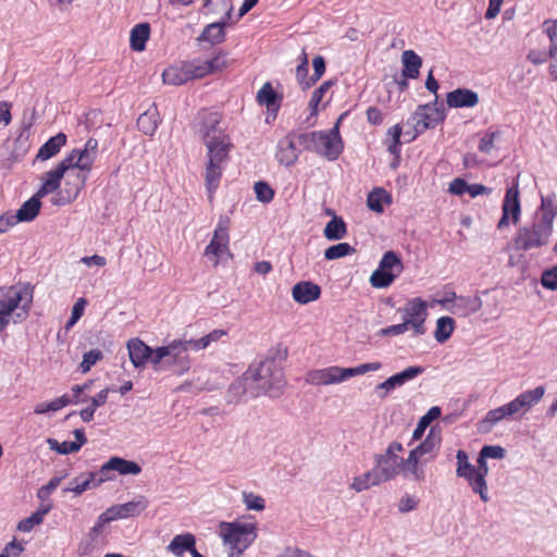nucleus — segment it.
I'll use <instances>...</instances> for the list:
<instances>
[{"mask_svg": "<svg viewBox=\"0 0 557 557\" xmlns=\"http://www.w3.org/2000/svg\"><path fill=\"white\" fill-rule=\"evenodd\" d=\"M556 216V195H542L541 205L534 212L532 222L518 228L513 237L515 248L517 250L529 251L546 246L553 234Z\"/></svg>", "mask_w": 557, "mask_h": 557, "instance_id": "1", "label": "nucleus"}, {"mask_svg": "<svg viewBox=\"0 0 557 557\" xmlns=\"http://www.w3.org/2000/svg\"><path fill=\"white\" fill-rule=\"evenodd\" d=\"M544 394V386H537L519 394L515 399L498 408L488 410L485 417L479 422L480 432H491L493 428L503 420L521 418L540 403Z\"/></svg>", "mask_w": 557, "mask_h": 557, "instance_id": "2", "label": "nucleus"}, {"mask_svg": "<svg viewBox=\"0 0 557 557\" xmlns=\"http://www.w3.org/2000/svg\"><path fill=\"white\" fill-rule=\"evenodd\" d=\"M245 380H249L251 384L250 397H258L260 394L277 397L285 385L283 371L273 359L250 366L245 372Z\"/></svg>", "mask_w": 557, "mask_h": 557, "instance_id": "3", "label": "nucleus"}, {"mask_svg": "<svg viewBox=\"0 0 557 557\" xmlns=\"http://www.w3.org/2000/svg\"><path fill=\"white\" fill-rule=\"evenodd\" d=\"M33 302V292L27 286H11L0 296V332L4 331L11 320L24 321Z\"/></svg>", "mask_w": 557, "mask_h": 557, "instance_id": "4", "label": "nucleus"}, {"mask_svg": "<svg viewBox=\"0 0 557 557\" xmlns=\"http://www.w3.org/2000/svg\"><path fill=\"white\" fill-rule=\"evenodd\" d=\"M298 140L305 149L315 152L329 161L337 160L344 149L339 135V122L327 132L302 133L298 135Z\"/></svg>", "mask_w": 557, "mask_h": 557, "instance_id": "5", "label": "nucleus"}, {"mask_svg": "<svg viewBox=\"0 0 557 557\" xmlns=\"http://www.w3.org/2000/svg\"><path fill=\"white\" fill-rule=\"evenodd\" d=\"M98 140L89 138L83 149H78L77 161L79 162V173L76 174L75 182L70 188L60 191L52 197L51 202L54 206H64L74 201L87 181V174L90 172L92 164L97 158Z\"/></svg>", "mask_w": 557, "mask_h": 557, "instance_id": "6", "label": "nucleus"}, {"mask_svg": "<svg viewBox=\"0 0 557 557\" xmlns=\"http://www.w3.org/2000/svg\"><path fill=\"white\" fill-rule=\"evenodd\" d=\"M468 456L469 455H457V475L465 478L472 487V491L478 493L481 499L486 503L488 496L485 476L488 472V468L485 460L486 458H503L504 455H479L476 466L469 462Z\"/></svg>", "mask_w": 557, "mask_h": 557, "instance_id": "7", "label": "nucleus"}, {"mask_svg": "<svg viewBox=\"0 0 557 557\" xmlns=\"http://www.w3.org/2000/svg\"><path fill=\"white\" fill-rule=\"evenodd\" d=\"M207 147L206 185L209 193L216 189L222 176L223 163L228 159L231 141L228 136L205 143Z\"/></svg>", "mask_w": 557, "mask_h": 557, "instance_id": "8", "label": "nucleus"}, {"mask_svg": "<svg viewBox=\"0 0 557 557\" xmlns=\"http://www.w3.org/2000/svg\"><path fill=\"white\" fill-rule=\"evenodd\" d=\"M220 535L230 547V557H239L256 539V527L252 523L221 522Z\"/></svg>", "mask_w": 557, "mask_h": 557, "instance_id": "9", "label": "nucleus"}, {"mask_svg": "<svg viewBox=\"0 0 557 557\" xmlns=\"http://www.w3.org/2000/svg\"><path fill=\"white\" fill-rule=\"evenodd\" d=\"M417 465V455H408L406 460L400 455H380L374 468L381 479L386 482L399 473L416 474Z\"/></svg>", "mask_w": 557, "mask_h": 557, "instance_id": "10", "label": "nucleus"}, {"mask_svg": "<svg viewBox=\"0 0 557 557\" xmlns=\"http://www.w3.org/2000/svg\"><path fill=\"white\" fill-rule=\"evenodd\" d=\"M444 120V110L437 107V101H434V103L419 106L409 120L414 129V133L411 135V139H414L418 135L424 133L429 128L436 127V125Z\"/></svg>", "mask_w": 557, "mask_h": 557, "instance_id": "11", "label": "nucleus"}, {"mask_svg": "<svg viewBox=\"0 0 557 557\" xmlns=\"http://www.w3.org/2000/svg\"><path fill=\"white\" fill-rule=\"evenodd\" d=\"M221 121L222 114L218 111L203 110L198 114L195 129L203 144L227 136Z\"/></svg>", "mask_w": 557, "mask_h": 557, "instance_id": "12", "label": "nucleus"}, {"mask_svg": "<svg viewBox=\"0 0 557 557\" xmlns=\"http://www.w3.org/2000/svg\"><path fill=\"white\" fill-rule=\"evenodd\" d=\"M399 311L403 312V321L412 329L414 336H421L426 332L424 324L428 317V304L425 300L419 297L411 298Z\"/></svg>", "mask_w": 557, "mask_h": 557, "instance_id": "13", "label": "nucleus"}, {"mask_svg": "<svg viewBox=\"0 0 557 557\" xmlns=\"http://www.w3.org/2000/svg\"><path fill=\"white\" fill-rule=\"evenodd\" d=\"M521 215V205L519 199V187L516 182L511 187L507 188L503 206L502 218L498 221L497 227L499 230L507 227L510 222L517 224Z\"/></svg>", "mask_w": 557, "mask_h": 557, "instance_id": "14", "label": "nucleus"}, {"mask_svg": "<svg viewBox=\"0 0 557 557\" xmlns=\"http://www.w3.org/2000/svg\"><path fill=\"white\" fill-rule=\"evenodd\" d=\"M194 339L182 341L174 339L170 344L163 346L166 354V362L178 368V373H184L190 368V360L187 352L194 350Z\"/></svg>", "mask_w": 557, "mask_h": 557, "instance_id": "15", "label": "nucleus"}, {"mask_svg": "<svg viewBox=\"0 0 557 557\" xmlns=\"http://www.w3.org/2000/svg\"><path fill=\"white\" fill-rule=\"evenodd\" d=\"M423 372L424 368L420 366L408 367L405 370L389 376L384 382L377 384L374 388V393L377 398L385 399L391 392L403 386L407 382L414 380Z\"/></svg>", "mask_w": 557, "mask_h": 557, "instance_id": "16", "label": "nucleus"}, {"mask_svg": "<svg viewBox=\"0 0 557 557\" xmlns=\"http://www.w3.org/2000/svg\"><path fill=\"white\" fill-rule=\"evenodd\" d=\"M300 147L302 145L299 144L298 136L288 135L282 138L277 144V161L285 166H292L298 160Z\"/></svg>", "mask_w": 557, "mask_h": 557, "instance_id": "17", "label": "nucleus"}, {"mask_svg": "<svg viewBox=\"0 0 557 557\" xmlns=\"http://www.w3.org/2000/svg\"><path fill=\"white\" fill-rule=\"evenodd\" d=\"M74 441H63L59 443L54 438H46L38 448L44 450H52L54 453H76L86 443V436L83 430L76 429L73 432Z\"/></svg>", "mask_w": 557, "mask_h": 557, "instance_id": "18", "label": "nucleus"}, {"mask_svg": "<svg viewBox=\"0 0 557 557\" xmlns=\"http://www.w3.org/2000/svg\"><path fill=\"white\" fill-rule=\"evenodd\" d=\"M449 108H473L479 103V95L468 88H457L446 95Z\"/></svg>", "mask_w": 557, "mask_h": 557, "instance_id": "19", "label": "nucleus"}, {"mask_svg": "<svg viewBox=\"0 0 557 557\" xmlns=\"http://www.w3.org/2000/svg\"><path fill=\"white\" fill-rule=\"evenodd\" d=\"M482 305V299L478 296H459L449 308V312L459 318H467L478 312Z\"/></svg>", "mask_w": 557, "mask_h": 557, "instance_id": "20", "label": "nucleus"}, {"mask_svg": "<svg viewBox=\"0 0 557 557\" xmlns=\"http://www.w3.org/2000/svg\"><path fill=\"white\" fill-rule=\"evenodd\" d=\"M320 287L310 281L299 282L295 284L292 289L294 300L301 305L317 300L320 297Z\"/></svg>", "mask_w": 557, "mask_h": 557, "instance_id": "21", "label": "nucleus"}, {"mask_svg": "<svg viewBox=\"0 0 557 557\" xmlns=\"http://www.w3.org/2000/svg\"><path fill=\"white\" fill-rule=\"evenodd\" d=\"M41 198H44V196H37L36 191L28 200H26L21 206V208L15 213H13V218L16 224L20 222H32L33 220L36 219V216L40 212Z\"/></svg>", "mask_w": 557, "mask_h": 557, "instance_id": "22", "label": "nucleus"}, {"mask_svg": "<svg viewBox=\"0 0 557 557\" xmlns=\"http://www.w3.org/2000/svg\"><path fill=\"white\" fill-rule=\"evenodd\" d=\"M127 349L131 362L137 369L144 368L148 363V357L151 347L146 345L139 338H132L127 343Z\"/></svg>", "mask_w": 557, "mask_h": 557, "instance_id": "23", "label": "nucleus"}, {"mask_svg": "<svg viewBox=\"0 0 557 557\" xmlns=\"http://www.w3.org/2000/svg\"><path fill=\"white\" fill-rule=\"evenodd\" d=\"M64 175L63 168L60 169L59 165L45 172L41 176L42 184L37 190V196L46 197L49 194L55 193L60 188L61 180Z\"/></svg>", "mask_w": 557, "mask_h": 557, "instance_id": "24", "label": "nucleus"}, {"mask_svg": "<svg viewBox=\"0 0 557 557\" xmlns=\"http://www.w3.org/2000/svg\"><path fill=\"white\" fill-rule=\"evenodd\" d=\"M111 470H115L120 474H138L140 472V467L134 461H128L119 457H113L101 468L100 472L102 476L106 478V480L110 479L108 473Z\"/></svg>", "mask_w": 557, "mask_h": 557, "instance_id": "25", "label": "nucleus"}, {"mask_svg": "<svg viewBox=\"0 0 557 557\" xmlns=\"http://www.w3.org/2000/svg\"><path fill=\"white\" fill-rule=\"evenodd\" d=\"M66 144V135L58 133L49 138L38 150L36 159L46 161L54 157L60 149Z\"/></svg>", "mask_w": 557, "mask_h": 557, "instance_id": "26", "label": "nucleus"}, {"mask_svg": "<svg viewBox=\"0 0 557 557\" xmlns=\"http://www.w3.org/2000/svg\"><path fill=\"white\" fill-rule=\"evenodd\" d=\"M403 71L405 78L414 79L420 74L422 59L413 50H405L401 54Z\"/></svg>", "mask_w": 557, "mask_h": 557, "instance_id": "27", "label": "nucleus"}, {"mask_svg": "<svg viewBox=\"0 0 557 557\" xmlns=\"http://www.w3.org/2000/svg\"><path fill=\"white\" fill-rule=\"evenodd\" d=\"M336 366L311 370L307 373L306 382L312 385L337 384Z\"/></svg>", "mask_w": 557, "mask_h": 557, "instance_id": "28", "label": "nucleus"}, {"mask_svg": "<svg viewBox=\"0 0 557 557\" xmlns=\"http://www.w3.org/2000/svg\"><path fill=\"white\" fill-rule=\"evenodd\" d=\"M377 269L398 277L404 271V264L395 251L388 250L382 256Z\"/></svg>", "mask_w": 557, "mask_h": 557, "instance_id": "29", "label": "nucleus"}, {"mask_svg": "<svg viewBox=\"0 0 557 557\" xmlns=\"http://www.w3.org/2000/svg\"><path fill=\"white\" fill-rule=\"evenodd\" d=\"M162 78L165 84L174 86L191 81L187 63H184L182 66H170L165 69L162 73Z\"/></svg>", "mask_w": 557, "mask_h": 557, "instance_id": "30", "label": "nucleus"}, {"mask_svg": "<svg viewBox=\"0 0 557 557\" xmlns=\"http://www.w3.org/2000/svg\"><path fill=\"white\" fill-rule=\"evenodd\" d=\"M196 546V539L191 533L178 534L173 537L171 543L168 545V550L176 556H182L184 552L189 553Z\"/></svg>", "mask_w": 557, "mask_h": 557, "instance_id": "31", "label": "nucleus"}, {"mask_svg": "<svg viewBox=\"0 0 557 557\" xmlns=\"http://www.w3.org/2000/svg\"><path fill=\"white\" fill-rule=\"evenodd\" d=\"M150 36V25L148 23H139L131 30L129 41L134 51H143Z\"/></svg>", "mask_w": 557, "mask_h": 557, "instance_id": "32", "label": "nucleus"}, {"mask_svg": "<svg viewBox=\"0 0 557 557\" xmlns=\"http://www.w3.org/2000/svg\"><path fill=\"white\" fill-rule=\"evenodd\" d=\"M228 234H223L221 231H214L213 237L210 244L206 247L205 255L208 257H221L227 249L228 245ZM214 263H218V259H215Z\"/></svg>", "mask_w": 557, "mask_h": 557, "instance_id": "33", "label": "nucleus"}, {"mask_svg": "<svg viewBox=\"0 0 557 557\" xmlns=\"http://www.w3.org/2000/svg\"><path fill=\"white\" fill-rule=\"evenodd\" d=\"M392 196L384 188L376 187L368 194L367 206L370 210L382 213L384 211V203L389 205Z\"/></svg>", "mask_w": 557, "mask_h": 557, "instance_id": "34", "label": "nucleus"}, {"mask_svg": "<svg viewBox=\"0 0 557 557\" xmlns=\"http://www.w3.org/2000/svg\"><path fill=\"white\" fill-rule=\"evenodd\" d=\"M97 475L98 474L96 473H89L87 476L75 478L70 483L69 490L74 492L76 495H79L89 488L96 487L106 480V478H103L101 473L98 479Z\"/></svg>", "mask_w": 557, "mask_h": 557, "instance_id": "35", "label": "nucleus"}, {"mask_svg": "<svg viewBox=\"0 0 557 557\" xmlns=\"http://www.w3.org/2000/svg\"><path fill=\"white\" fill-rule=\"evenodd\" d=\"M159 124V113L156 108L148 109L146 112L141 113L137 120L138 128L145 135H153Z\"/></svg>", "mask_w": 557, "mask_h": 557, "instance_id": "36", "label": "nucleus"}, {"mask_svg": "<svg viewBox=\"0 0 557 557\" xmlns=\"http://www.w3.org/2000/svg\"><path fill=\"white\" fill-rule=\"evenodd\" d=\"M251 392V384L249 380H245V373L242 377L236 379L227 389L226 398L228 403H236L243 395H249Z\"/></svg>", "mask_w": 557, "mask_h": 557, "instance_id": "37", "label": "nucleus"}, {"mask_svg": "<svg viewBox=\"0 0 557 557\" xmlns=\"http://www.w3.org/2000/svg\"><path fill=\"white\" fill-rule=\"evenodd\" d=\"M456 327L455 320L451 317L445 315L436 320V327L434 331V338L436 342L443 344L449 339Z\"/></svg>", "mask_w": 557, "mask_h": 557, "instance_id": "38", "label": "nucleus"}, {"mask_svg": "<svg viewBox=\"0 0 557 557\" xmlns=\"http://www.w3.org/2000/svg\"><path fill=\"white\" fill-rule=\"evenodd\" d=\"M383 482V479H381L375 468H373L371 471L360 476H356L350 486L356 492H362Z\"/></svg>", "mask_w": 557, "mask_h": 557, "instance_id": "39", "label": "nucleus"}, {"mask_svg": "<svg viewBox=\"0 0 557 557\" xmlns=\"http://www.w3.org/2000/svg\"><path fill=\"white\" fill-rule=\"evenodd\" d=\"M226 22L211 23L205 27L199 39L212 45L220 44L225 38L224 26Z\"/></svg>", "mask_w": 557, "mask_h": 557, "instance_id": "40", "label": "nucleus"}, {"mask_svg": "<svg viewBox=\"0 0 557 557\" xmlns=\"http://www.w3.org/2000/svg\"><path fill=\"white\" fill-rule=\"evenodd\" d=\"M347 233L346 224L344 220L337 215H334L324 227L323 234L329 240H339L345 237Z\"/></svg>", "mask_w": 557, "mask_h": 557, "instance_id": "41", "label": "nucleus"}, {"mask_svg": "<svg viewBox=\"0 0 557 557\" xmlns=\"http://www.w3.org/2000/svg\"><path fill=\"white\" fill-rule=\"evenodd\" d=\"M277 94L273 89L270 82L263 84L257 94V101L261 106H267L269 110H277L280 104L277 103Z\"/></svg>", "mask_w": 557, "mask_h": 557, "instance_id": "42", "label": "nucleus"}, {"mask_svg": "<svg viewBox=\"0 0 557 557\" xmlns=\"http://www.w3.org/2000/svg\"><path fill=\"white\" fill-rule=\"evenodd\" d=\"M440 443L441 430L436 426H432L426 438L409 453H432L440 446Z\"/></svg>", "mask_w": 557, "mask_h": 557, "instance_id": "43", "label": "nucleus"}, {"mask_svg": "<svg viewBox=\"0 0 557 557\" xmlns=\"http://www.w3.org/2000/svg\"><path fill=\"white\" fill-rule=\"evenodd\" d=\"M149 502L145 496H138L136 499L121 504L124 518L136 517L148 508Z\"/></svg>", "mask_w": 557, "mask_h": 557, "instance_id": "44", "label": "nucleus"}, {"mask_svg": "<svg viewBox=\"0 0 557 557\" xmlns=\"http://www.w3.org/2000/svg\"><path fill=\"white\" fill-rule=\"evenodd\" d=\"M441 416V408L437 406H434L429 409V411L421 417V419L418 422V425L416 430L413 431L412 438L413 440H420L426 428L431 424L432 421L436 420Z\"/></svg>", "mask_w": 557, "mask_h": 557, "instance_id": "45", "label": "nucleus"}, {"mask_svg": "<svg viewBox=\"0 0 557 557\" xmlns=\"http://www.w3.org/2000/svg\"><path fill=\"white\" fill-rule=\"evenodd\" d=\"M355 251L356 249L348 243H338L325 249L324 258L326 260H335L351 255Z\"/></svg>", "mask_w": 557, "mask_h": 557, "instance_id": "46", "label": "nucleus"}, {"mask_svg": "<svg viewBox=\"0 0 557 557\" xmlns=\"http://www.w3.org/2000/svg\"><path fill=\"white\" fill-rule=\"evenodd\" d=\"M396 278L395 275L376 269L370 276V284L374 288H386L391 286Z\"/></svg>", "mask_w": 557, "mask_h": 557, "instance_id": "47", "label": "nucleus"}, {"mask_svg": "<svg viewBox=\"0 0 557 557\" xmlns=\"http://www.w3.org/2000/svg\"><path fill=\"white\" fill-rule=\"evenodd\" d=\"M49 511V508H44L34 512L30 517L23 519L18 522L17 529L22 532H29L35 525L42 522L45 515Z\"/></svg>", "mask_w": 557, "mask_h": 557, "instance_id": "48", "label": "nucleus"}, {"mask_svg": "<svg viewBox=\"0 0 557 557\" xmlns=\"http://www.w3.org/2000/svg\"><path fill=\"white\" fill-rule=\"evenodd\" d=\"M226 333L223 330H213L209 334L200 337L199 339H194V350H202L206 349L211 343L218 342L222 336H224Z\"/></svg>", "mask_w": 557, "mask_h": 557, "instance_id": "49", "label": "nucleus"}, {"mask_svg": "<svg viewBox=\"0 0 557 557\" xmlns=\"http://www.w3.org/2000/svg\"><path fill=\"white\" fill-rule=\"evenodd\" d=\"M187 69L191 79L202 78L208 74H211L207 60H194L187 62Z\"/></svg>", "mask_w": 557, "mask_h": 557, "instance_id": "50", "label": "nucleus"}, {"mask_svg": "<svg viewBox=\"0 0 557 557\" xmlns=\"http://www.w3.org/2000/svg\"><path fill=\"white\" fill-rule=\"evenodd\" d=\"M544 32L549 38L550 46L548 55L556 57L557 55V20L555 21H545L543 24Z\"/></svg>", "mask_w": 557, "mask_h": 557, "instance_id": "51", "label": "nucleus"}, {"mask_svg": "<svg viewBox=\"0 0 557 557\" xmlns=\"http://www.w3.org/2000/svg\"><path fill=\"white\" fill-rule=\"evenodd\" d=\"M166 351L163 346L157 347L156 349H150L148 362H150L154 370L160 371L163 370L166 364Z\"/></svg>", "mask_w": 557, "mask_h": 557, "instance_id": "52", "label": "nucleus"}, {"mask_svg": "<svg viewBox=\"0 0 557 557\" xmlns=\"http://www.w3.org/2000/svg\"><path fill=\"white\" fill-rule=\"evenodd\" d=\"M387 134L392 137V143L388 145L387 151L398 158L400 154L401 127L396 124L388 129Z\"/></svg>", "mask_w": 557, "mask_h": 557, "instance_id": "53", "label": "nucleus"}, {"mask_svg": "<svg viewBox=\"0 0 557 557\" xmlns=\"http://www.w3.org/2000/svg\"><path fill=\"white\" fill-rule=\"evenodd\" d=\"M499 135V131H486L480 139L479 150L483 153H490L494 149V141Z\"/></svg>", "mask_w": 557, "mask_h": 557, "instance_id": "54", "label": "nucleus"}, {"mask_svg": "<svg viewBox=\"0 0 557 557\" xmlns=\"http://www.w3.org/2000/svg\"><path fill=\"white\" fill-rule=\"evenodd\" d=\"M255 193L256 197L259 201L268 203L270 202L274 197V190L271 188V186L265 182H257L255 184Z\"/></svg>", "mask_w": 557, "mask_h": 557, "instance_id": "55", "label": "nucleus"}, {"mask_svg": "<svg viewBox=\"0 0 557 557\" xmlns=\"http://www.w3.org/2000/svg\"><path fill=\"white\" fill-rule=\"evenodd\" d=\"M312 66H313V74L309 77L308 83H306V86L314 85L325 73L324 58L321 55L314 57L312 60Z\"/></svg>", "mask_w": 557, "mask_h": 557, "instance_id": "56", "label": "nucleus"}, {"mask_svg": "<svg viewBox=\"0 0 557 557\" xmlns=\"http://www.w3.org/2000/svg\"><path fill=\"white\" fill-rule=\"evenodd\" d=\"M100 359H102V352L99 349H91L84 354L83 360L79 364V369L83 373H86L90 368Z\"/></svg>", "mask_w": 557, "mask_h": 557, "instance_id": "57", "label": "nucleus"}, {"mask_svg": "<svg viewBox=\"0 0 557 557\" xmlns=\"http://www.w3.org/2000/svg\"><path fill=\"white\" fill-rule=\"evenodd\" d=\"M541 283L543 287L556 290L557 289V265L546 269L542 273Z\"/></svg>", "mask_w": 557, "mask_h": 557, "instance_id": "58", "label": "nucleus"}, {"mask_svg": "<svg viewBox=\"0 0 557 557\" xmlns=\"http://www.w3.org/2000/svg\"><path fill=\"white\" fill-rule=\"evenodd\" d=\"M333 85L332 81L323 82L313 92L309 102V107L311 110L315 111L319 103L321 102L324 94L331 88Z\"/></svg>", "mask_w": 557, "mask_h": 557, "instance_id": "59", "label": "nucleus"}, {"mask_svg": "<svg viewBox=\"0 0 557 557\" xmlns=\"http://www.w3.org/2000/svg\"><path fill=\"white\" fill-rule=\"evenodd\" d=\"M243 498L247 509H252L257 511L264 509V499L261 496L256 495L253 493L244 492Z\"/></svg>", "mask_w": 557, "mask_h": 557, "instance_id": "60", "label": "nucleus"}, {"mask_svg": "<svg viewBox=\"0 0 557 557\" xmlns=\"http://www.w3.org/2000/svg\"><path fill=\"white\" fill-rule=\"evenodd\" d=\"M78 156V149H73L60 163L58 164L60 169L63 168V173L78 169L79 170V162L77 161Z\"/></svg>", "mask_w": 557, "mask_h": 557, "instance_id": "61", "label": "nucleus"}, {"mask_svg": "<svg viewBox=\"0 0 557 557\" xmlns=\"http://www.w3.org/2000/svg\"><path fill=\"white\" fill-rule=\"evenodd\" d=\"M410 326L406 322H401L399 324L389 325L387 327L381 329L377 332L380 336H396L406 333Z\"/></svg>", "mask_w": 557, "mask_h": 557, "instance_id": "62", "label": "nucleus"}, {"mask_svg": "<svg viewBox=\"0 0 557 557\" xmlns=\"http://www.w3.org/2000/svg\"><path fill=\"white\" fill-rule=\"evenodd\" d=\"M419 504V499L414 496L406 494L398 503V510L403 513L414 510Z\"/></svg>", "mask_w": 557, "mask_h": 557, "instance_id": "63", "label": "nucleus"}, {"mask_svg": "<svg viewBox=\"0 0 557 557\" xmlns=\"http://www.w3.org/2000/svg\"><path fill=\"white\" fill-rule=\"evenodd\" d=\"M23 550V545L13 540L5 545L4 549L0 554V557H20Z\"/></svg>", "mask_w": 557, "mask_h": 557, "instance_id": "64", "label": "nucleus"}]
</instances>
